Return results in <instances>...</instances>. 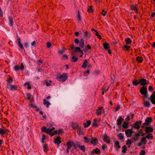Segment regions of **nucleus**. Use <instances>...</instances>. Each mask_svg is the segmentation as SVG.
Returning <instances> with one entry per match:
<instances>
[{
	"label": "nucleus",
	"instance_id": "obj_1",
	"mask_svg": "<svg viewBox=\"0 0 155 155\" xmlns=\"http://www.w3.org/2000/svg\"><path fill=\"white\" fill-rule=\"evenodd\" d=\"M140 93L143 95L144 97L147 98V91L146 86L142 87L140 90Z\"/></svg>",
	"mask_w": 155,
	"mask_h": 155
},
{
	"label": "nucleus",
	"instance_id": "obj_2",
	"mask_svg": "<svg viewBox=\"0 0 155 155\" xmlns=\"http://www.w3.org/2000/svg\"><path fill=\"white\" fill-rule=\"evenodd\" d=\"M68 77L67 74L64 73L60 76L57 77L56 78L59 81L64 82L67 79Z\"/></svg>",
	"mask_w": 155,
	"mask_h": 155
},
{
	"label": "nucleus",
	"instance_id": "obj_3",
	"mask_svg": "<svg viewBox=\"0 0 155 155\" xmlns=\"http://www.w3.org/2000/svg\"><path fill=\"white\" fill-rule=\"evenodd\" d=\"M152 121L153 120L151 117H147L145 120V122L143 124L142 126H141V127L144 128V126H149Z\"/></svg>",
	"mask_w": 155,
	"mask_h": 155
},
{
	"label": "nucleus",
	"instance_id": "obj_4",
	"mask_svg": "<svg viewBox=\"0 0 155 155\" xmlns=\"http://www.w3.org/2000/svg\"><path fill=\"white\" fill-rule=\"evenodd\" d=\"M142 123L141 121H137L133 125L132 127L137 129H138L140 128V126Z\"/></svg>",
	"mask_w": 155,
	"mask_h": 155
},
{
	"label": "nucleus",
	"instance_id": "obj_5",
	"mask_svg": "<svg viewBox=\"0 0 155 155\" xmlns=\"http://www.w3.org/2000/svg\"><path fill=\"white\" fill-rule=\"evenodd\" d=\"M102 138L103 140L106 143H108L110 144V138L108 136L107 134H105L104 135L102 136Z\"/></svg>",
	"mask_w": 155,
	"mask_h": 155
},
{
	"label": "nucleus",
	"instance_id": "obj_6",
	"mask_svg": "<svg viewBox=\"0 0 155 155\" xmlns=\"http://www.w3.org/2000/svg\"><path fill=\"white\" fill-rule=\"evenodd\" d=\"M139 82L140 83V84L143 86H145L147 84V80L144 78H141L139 79Z\"/></svg>",
	"mask_w": 155,
	"mask_h": 155
},
{
	"label": "nucleus",
	"instance_id": "obj_7",
	"mask_svg": "<svg viewBox=\"0 0 155 155\" xmlns=\"http://www.w3.org/2000/svg\"><path fill=\"white\" fill-rule=\"evenodd\" d=\"M133 132L132 129H127L125 130L126 135L127 137H131Z\"/></svg>",
	"mask_w": 155,
	"mask_h": 155
},
{
	"label": "nucleus",
	"instance_id": "obj_8",
	"mask_svg": "<svg viewBox=\"0 0 155 155\" xmlns=\"http://www.w3.org/2000/svg\"><path fill=\"white\" fill-rule=\"evenodd\" d=\"M54 142L55 144L59 145L61 143V137L59 136L57 137L56 139H54Z\"/></svg>",
	"mask_w": 155,
	"mask_h": 155
},
{
	"label": "nucleus",
	"instance_id": "obj_9",
	"mask_svg": "<svg viewBox=\"0 0 155 155\" xmlns=\"http://www.w3.org/2000/svg\"><path fill=\"white\" fill-rule=\"evenodd\" d=\"M153 131V129L150 127H145V134H147L149 132H151Z\"/></svg>",
	"mask_w": 155,
	"mask_h": 155
},
{
	"label": "nucleus",
	"instance_id": "obj_10",
	"mask_svg": "<svg viewBox=\"0 0 155 155\" xmlns=\"http://www.w3.org/2000/svg\"><path fill=\"white\" fill-rule=\"evenodd\" d=\"M103 109V107H98V109L97 110L96 114V115L99 116L101 115L102 114L101 110Z\"/></svg>",
	"mask_w": 155,
	"mask_h": 155
},
{
	"label": "nucleus",
	"instance_id": "obj_11",
	"mask_svg": "<svg viewBox=\"0 0 155 155\" xmlns=\"http://www.w3.org/2000/svg\"><path fill=\"white\" fill-rule=\"evenodd\" d=\"M124 120V119L123 118H122L121 116H120L119 117L118 119L117 120V125H121L122 123V122Z\"/></svg>",
	"mask_w": 155,
	"mask_h": 155
},
{
	"label": "nucleus",
	"instance_id": "obj_12",
	"mask_svg": "<svg viewBox=\"0 0 155 155\" xmlns=\"http://www.w3.org/2000/svg\"><path fill=\"white\" fill-rule=\"evenodd\" d=\"M94 153L98 155L100 154L101 153V151L100 149L97 148L93 150L91 152V153L93 154Z\"/></svg>",
	"mask_w": 155,
	"mask_h": 155
},
{
	"label": "nucleus",
	"instance_id": "obj_13",
	"mask_svg": "<svg viewBox=\"0 0 155 155\" xmlns=\"http://www.w3.org/2000/svg\"><path fill=\"white\" fill-rule=\"evenodd\" d=\"M74 142L73 141H67L66 143V145L67 148L70 149L71 147L73 146Z\"/></svg>",
	"mask_w": 155,
	"mask_h": 155
},
{
	"label": "nucleus",
	"instance_id": "obj_14",
	"mask_svg": "<svg viewBox=\"0 0 155 155\" xmlns=\"http://www.w3.org/2000/svg\"><path fill=\"white\" fill-rule=\"evenodd\" d=\"M83 31L84 34V38H88L90 37V34L87 31L85 30H83Z\"/></svg>",
	"mask_w": 155,
	"mask_h": 155
},
{
	"label": "nucleus",
	"instance_id": "obj_15",
	"mask_svg": "<svg viewBox=\"0 0 155 155\" xmlns=\"http://www.w3.org/2000/svg\"><path fill=\"white\" fill-rule=\"evenodd\" d=\"M97 119H95L94 120L92 124V126L95 127H97L99 125L97 123Z\"/></svg>",
	"mask_w": 155,
	"mask_h": 155
},
{
	"label": "nucleus",
	"instance_id": "obj_16",
	"mask_svg": "<svg viewBox=\"0 0 155 155\" xmlns=\"http://www.w3.org/2000/svg\"><path fill=\"white\" fill-rule=\"evenodd\" d=\"M114 147L118 150L120 147V146L119 145V141L118 140L114 141Z\"/></svg>",
	"mask_w": 155,
	"mask_h": 155
},
{
	"label": "nucleus",
	"instance_id": "obj_17",
	"mask_svg": "<svg viewBox=\"0 0 155 155\" xmlns=\"http://www.w3.org/2000/svg\"><path fill=\"white\" fill-rule=\"evenodd\" d=\"M148 99L150 100L152 104H155V96L154 95L153 96H150V97Z\"/></svg>",
	"mask_w": 155,
	"mask_h": 155
},
{
	"label": "nucleus",
	"instance_id": "obj_18",
	"mask_svg": "<svg viewBox=\"0 0 155 155\" xmlns=\"http://www.w3.org/2000/svg\"><path fill=\"white\" fill-rule=\"evenodd\" d=\"M98 142V140L95 138L94 139L92 138L91 141V143L94 145H96Z\"/></svg>",
	"mask_w": 155,
	"mask_h": 155
},
{
	"label": "nucleus",
	"instance_id": "obj_19",
	"mask_svg": "<svg viewBox=\"0 0 155 155\" xmlns=\"http://www.w3.org/2000/svg\"><path fill=\"white\" fill-rule=\"evenodd\" d=\"M8 131L7 129H4L0 128V134L1 135L5 134Z\"/></svg>",
	"mask_w": 155,
	"mask_h": 155
},
{
	"label": "nucleus",
	"instance_id": "obj_20",
	"mask_svg": "<svg viewBox=\"0 0 155 155\" xmlns=\"http://www.w3.org/2000/svg\"><path fill=\"white\" fill-rule=\"evenodd\" d=\"M91 123V122L90 120L87 121L86 123H84L83 125L84 127H87L90 126Z\"/></svg>",
	"mask_w": 155,
	"mask_h": 155
},
{
	"label": "nucleus",
	"instance_id": "obj_21",
	"mask_svg": "<svg viewBox=\"0 0 155 155\" xmlns=\"http://www.w3.org/2000/svg\"><path fill=\"white\" fill-rule=\"evenodd\" d=\"M143 104L144 107H150V104L148 101H144Z\"/></svg>",
	"mask_w": 155,
	"mask_h": 155
},
{
	"label": "nucleus",
	"instance_id": "obj_22",
	"mask_svg": "<svg viewBox=\"0 0 155 155\" xmlns=\"http://www.w3.org/2000/svg\"><path fill=\"white\" fill-rule=\"evenodd\" d=\"M17 87L15 85L10 84L9 85V88L12 91H14L16 89Z\"/></svg>",
	"mask_w": 155,
	"mask_h": 155
},
{
	"label": "nucleus",
	"instance_id": "obj_23",
	"mask_svg": "<svg viewBox=\"0 0 155 155\" xmlns=\"http://www.w3.org/2000/svg\"><path fill=\"white\" fill-rule=\"evenodd\" d=\"M43 101H44L43 103L45 105L46 104V106L47 108H48L49 106L51 104L48 101H47L46 99H44Z\"/></svg>",
	"mask_w": 155,
	"mask_h": 155
},
{
	"label": "nucleus",
	"instance_id": "obj_24",
	"mask_svg": "<svg viewBox=\"0 0 155 155\" xmlns=\"http://www.w3.org/2000/svg\"><path fill=\"white\" fill-rule=\"evenodd\" d=\"M79 46L81 48H83L84 47V42L83 39H81L80 40Z\"/></svg>",
	"mask_w": 155,
	"mask_h": 155
},
{
	"label": "nucleus",
	"instance_id": "obj_25",
	"mask_svg": "<svg viewBox=\"0 0 155 155\" xmlns=\"http://www.w3.org/2000/svg\"><path fill=\"white\" fill-rule=\"evenodd\" d=\"M103 47L105 49L107 50L109 48V45L108 43H104Z\"/></svg>",
	"mask_w": 155,
	"mask_h": 155
},
{
	"label": "nucleus",
	"instance_id": "obj_26",
	"mask_svg": "<svg viewBox=\"0 0 155 155\" xmlns=\"http://www.w3.org/2000/svg\"><path fill=\"white\" fill-rule=\"evenodd\" d=\"M75 49L76 52H79L82 54H83V51L82 50H81V49L80 47H76L75 48Z\"/></svg>",
	"mask_w": 155,
	"mask_h": 155
},
{
	"label": "nucleus",
	"instance_id": "obj_27",
	"mask_svg": "<svg viewBox=\"0 0 155 155\" xmlns=\"http://www.w3.org/2000/svg\"><path fill=\"white\" fill-rule=\"evenodd\" d=\"M136 60L139 63L142 62L143 61L142 58L140 56L137 57L136 58Z\"/></svg>",
	"mask_w": 155,
	"mask_h": 155
},
{
	"label": "nucleus",
	"instance_id": "obj_28",
	"mask_svg": "<svg viewBox=\"0 0 155 155\" xmlns=\"http://www.w3.org/2000/svg\"><path fill=\"white\" fill-rule=\"evenodd\" d=\"M128 123L125 121H124L122 125V127L124 129H126L128 127Z\"/></svg>",
	"mask_w": 155,
	"mask_h": 155
},
{
	"label": "nucleus",
	"instance_id": "obj_29",
	"mask_svg": "<svg viewBox=\"0 0 155 155\" xmlns=\"http://www.w3.org/2000/svg\"><path fill=\"white\" fill-rule=\"evenodd\" d=\"M78 147H79L80 149L82 150L83 152H85L86 149L84 145L81 146L80 145H79Z\"/></svg>",
	"mask_w": 155,
	"mask_h": 155
},
{
	"label": "nucleus",
	"instance_id": "obj_30",
	"mask_svg": "<svg viewBox=\"0 0 155 155\" xmlns=\"http://www.w3.org/2000/svg\"><path fill=\"white\" fill-rule=\"evenodd\" d=\"M131 9L135 11L137 13L138 11L137 8V7L134 5L130 6Z\"/></svg>",
	"mask_w": 155,
	"mask_h": 155
},
{
	"label": "nucleus",
	"instance_id": "obj_31",
	"mask_svg": "<svg viewBox=\"0 0 155 155\" xmlns=\"http://www.w3.org/2000/svg\"><path fill=\"white\" fill-rule=\"evenodd\" d=\"M44 151L45 152H47L48 150V145L45 144L43 146Z\"/></svg>",
	"mask_w": 155,
	"mask_h": 155
},
{
	"label": "nucleus",
	"instance_id": "obj_32",
	"mask_svg": "<svg viewBox=\"0 0 155 155\" xmlns=\"http://www.w3.org/2000/svg\"><path fill=\"white\" fill-rule=\"evenodd\" d=\"M13 69L16 72H17L19 70V66L18 65H15L13 67Z\"/></svg>",
	"mask_w": 155,
	"mask_h": 155
},
{
	"label": "nucleus",
	"instance_id": "obj_33",
	"mask_svg": "<svg viewBox=\"0 0 155 155\" xmlns=\"http://www.w3.org/2000/svg\"><path fill=\"white\" fill-rule=\"evenodd\" d=\"M139 82L136 79H134L132 82V84L133 85L136 86L139 84Z\"/></svg>",
	"mask_w": 155,
	"mask_h": 155
},
{
	"label": "nucleus",
	"instance_id": "obj_34",
	"mask_svg": "<svg viewBox=\"0 0 155 155\" xmlns=\"http://www.w3.org/2000/svg\"><path fill=\"white\" fill-rule=\"evenodd\" d=\"M55 129L54 127H52L51 129L50 128L47 129V132L48 133V134H50V133H51V132H52V131Z\"/></svg>",
	"mask_w": 155,
	"mask_h": 155
},
{
	"label": "nucleus",
	"instance_id": "obj_35",
	"mask_svg": "<svg viewBox=\"0 0 155 155\" xmlns=\"http://www.w3.org/2000/svg\"><path fill=\"white\" fill-rule=\"evenodd\" d=\"M78 58L75 57L74 56H73L71 57V60L72 62H75L78 60Z\"/></svg>",
	"mask_w": 155,
	"mask_h": 155
},
{
	"label": "nucleus",
	"instance_id": "obj_36",
	"mask_svg": "<svg viewBox=\"0 0 155 155\" xmlns=\"http://www.w3.org/2000/svg\"><path fill=\"white\" fill-rule=\"evenodd\" d=\"M87 11L89 13L92 12L93 11V10L92 9V6H89L87 8Z\"/></svg>",
	"mask_w": 155,
	"mask_h": 155
},
{
	"label": "nucleus",
	"instance_id": "obj_37",
	"mask_svg": "<svg viewBox=\"0 0 155 155\" xmlns=\"http://www.w3.org/2000/svg\"><path fill=\"white\" fill-rule=\"evenodd\" d=\"M117 136L120 140H122L124 138V137L121 133H119Z\"/></svg>",
	"mask_w": 155,
	"mask_h": 155
},
{
	"label": "nucleus",
	"instance_id": "obj_38",
	"mask_svg": "<svg viewBox=\"0 0 155 155\" xmlns=\"http://www.w3.org/2000/svg\"><path fill=\"white\" fill-rule=\"evenodd\" d=\"M125 41L127 44H128L131 42V41L129 38H126L125 40Z\"/></svg>",
	"mask_w": 155,
	"mask_h": 155
},
{
	"label": "nucleus",
	"instance_id": "obj_39",
	"mask_svg": "<svg viewBox=\"0 0 155 155\" xmlns=\"http://www.w3.org/2000/svg\"><path fill=\"white\" fill-rule=\"evenodd\" d=\"M58 131L57 130H54L53 132H51V133H50V134H48L51 136H52L53 135H55L57 134Z\"/></svg>",
	"mask_w": 155,
	"mask_h": 155
},
{
	"label": "nucleus",
	"instance_id": "obj_40",
	"mask_svg": "<svg viewBox=\"0 0 155 155\" xmlns=\"http://www.w3.org/2000/svg\"><path fill=\"white\" fill-rule=\"evenodd\" d=\"M87 60H85L84 61L82 65V67L83 68H85L87 65Z\"/></svg>",
	"mask_w": 155,
	"mask_h": 155
},
{
	"label": "nucleus",
	"instance_id": "obj_41",
	"mask_svg": "<svg viewBox=\"0 0 155 155\" xmlns=\"http://www.w3.org/2000/svg\"><path fill=\"white\" fill-rule=\"evenodd\" d=\"M130 48V46H127L126 45H124L123 48L124 50L128 51L129 49Z\"/></svg>",
	"mask_w": 155,
	"mask_h": 155
},
{
	"label": "nucleus",
	"instance_id": "obj_42",
	"mask_svg": "<svg viewBox=\"0 0 155 155\" xmlns=\"http://www.w3.org/2000/svg\"><path fill=\"white\" fill-rule=\"evenodd\" d=\"M42 131L43 132H45L47 134H48V133L47 131V129H46V127H43L41 129Z\"/></svg>",
	"mask_w": 155,
	"mask_h": 155
},
{
	"label": "nucleus",
	"instance_id": "obj_43",
	"mask_svg": "<svg viewBox=\"0 0 155 155\" xmlns=\"http://www.w3.org/2000/svg\"><path fill=\"white\" fill-rule=\"evenodd\" d=\"M122 149H123L122 150V152L123 153H125L126 152V151L127 150V149L125 145H124L122 147Z\"/></svg>",
	"mask_w": 155,
	"mask_h": 155
},
{
	"label": "nucleus",
	"instance_id": "obj_44",
	"mask_svg": "<svg viewBox=\"0 0 155 155\" xmlns=\"http://www.w3.org/2000/svg\"><path fill=\"white\" fill-rule=\"evenodd\" d=\"M84 139L85 140V142L88 143L89 142L90 140V139L88 138L87 137H84Z\"/></svg>",
	"mask_w": 155,
	"mask_h": 155
},
{
	"label": "nucleus",
	"instance_id": "obj_45",
	"mask_svg": "<svg viewBox=\"0 0 155 155\" xmlns=\"http://www.w3.org/2000/svg\"><path fill=\"white\" fill-rule=\"evenodd\" d=\"M80 143L79 142H78L77 144V145L75 144L74 143H73V146L74 147V148L75 149H76L78 147V145Z\"/></svg>",
	"mask_w": 155,
	"mask_h": 155
},
{
	"label": "nucleus",
	"instance_id": "obj_46",
	"mask_svg": "<svg viewBox=\"0 0 155 155\" xmlns=\"http://www.w3.org/2000/svg\"><path fill=\"white\" fill-rule=\"evenodd\" d=\"M24 85H28L27 88L28 89H30L31 88V86L30 85V84L28 82L25 83Z\"/></svg>",
	"mask_w": 155,
	"mask_h": 155
},
{
	"label": "nucleus",
	"instance_id": "obj_47",
	"mask_svg": "<svg viewBox=\"0 0 155 155\" xmlns=\"http://www.w3.org/2000/svg\"><path fill=\"white\" fill-rule=\"evenodd\" d=\"M107 13V12L105 11L104 9H102V12H101V14L104 16H105Z\"/></svg>",
	"mask_w": 155,
	"mask_h": 155
},
{
	"label": "nucleus",
	"instance_id": "obj_48",
	"mask_svg": "<svg viewBox=\"0 0 155 155\" xmlns=\"http://www.w3.org/2000/svg\"><path fill=\"white\" fill-rule=\"evenodd\" d=\"M78 19L79 21L81 20V17L80 14V12L79 10L78 11Z\"/></svg>",
	"mask_w": 155,
	"mask_h": 155
},
{
	"label": "nucleus",
	"instance_id": "obj_49",
	"mask_svg": "<svg viewBox=\"0 0 155 155\" xmlns=\"http://www.w3.org/2000/svg\"><path fill=\"white\" fill-rule=\"evenodd\" d=\"M95 35L97 36L100 39H102V37L101 35H99V33L97 32V33L95 34Z\"/></svg>",
	"mask_w": 155,
	"mask_h": 155
},
{
	"label": "nucleus",
	"instance_id": "obj_50",
	"mask_svg": "<svg viewBox=\"0 0 155 155\" xmlns=\"http://www.w3.org/2000/svg\"><path fill=\"white\" fill-rule=\"evenodd\" d=\"M146 138L145 137H142L141 139V143L143 142L144 141H147V140H146Z\"/></svg>",
	"mask_w": 155,
	"mask_h": 155
},
{
	"label": "nucleus",
	"instance_id": "obj_51",
	"mask_svg": "<svg viewBox=\"0 0 155 155\" xmlns=\"http://www.w3.org/2000/svg\"><path fill=\"white\" fill-rule=\"evenodd\" d=\"M24 69V66L23 65V63H21L20 66V70H23Z\"/></svg>",
	"mask_w": 155,
	"mask_h": 155
},
{
	"label": "nucleus",
	"instance_id": "obj_52",
	"mask_svg": "<svg viewBox=\"0 0 155 155\" xmlns=\"http://www.w3.org/2000/svg\"><path fill=\"white\" fill-rule=\"evenodd\" d=\"M128 144H129V146L128 147H130V146L131 144V142L130 140L129 139H128L127 143H126L127 145H128Z\"/></svg>",
	"mask_w": 155,
	"mask_h": 155
},
{
	"label": "nucleus",
	"instance_id": "obj_53",
	"mask_svg": "<svg viewBox=\"0 0 155 155\" xmlns=\"http://www.w3.org/2000/svg\"><path fill=\"white\" fill-rule=\"evenodd\" d=\"M148 90L150 91H153V86L152 85L150 86L148 88Z\"/></svg>",
	"mask_w": 155,
	"mask_h": 155
},
{
	"label": "nucleus",
	"instance_id": "obj_54",
	"mask_svg": "<svg viewBox=\"0 0 155 155\" xmlns=\"http://www.w3.org/2000/svg\"><path fill=\"white\" fill-rule=\"evenodd\" d=\"M9 19L10 21V24L11 25H12V24L13 22V19L12 18H11L10 17H9Z\"/></svg>",
	"mask_w": 155,
	"mask_h": 155
},
{
	"label": "nucleus",
	"instance_id": "obj_55",
	"mask_svg": "<svg viewBox=\"0 0 155 155\" xmlns=\"http://www.w3.org/2000/svg\"><path fill=\"white\" fill-rule=\"evenodd\" d=\"M145 152L144 150H142L140 152V155H145Z\"/></svg>",
	"mask_w": 155,
	"mask_h": 155
},
{
	"label": "nucleus",
	"instance_id": "obj_56",
	"mask_svg": "<svg viewBox=\"0 0 155 155\" xmlns=\"http://www.w3.org/2000/svg\"><path fill=\"white\" fill-rule=\"evenodd\" d=\"M51 42H48L47 43V47L48 48H50L51 46Z\"/></svg>",
	"mask_w": 155,
	"mask_h": 155
},
{
	"label": "nucleus",
	"instance_id": "obj_57",
	"mask_svg": "<svg viewBox=\"0 0 155 155\" xmlns=\"http://www.w3.org/2000/svg\"><path fill=\"white\" fill-rule=\"evenodd\" d=\"M64 52V50L63 49H60L58 51V53L60 54H62Z\"/></svg>",
	"mask_w": 155,
	"mask_h": 155
},
{
	"label": "nucleus",
	"instance_id": "obj_58",
	"mask_svg": "<svg viewBox=\"0 0 155 155\" xmlns=\"http://www.w3.org/2000/svg\"><path fill=\"white\" fill-rule=\"evenodd\" d=\"M132 139H133L134 141L138 140L139 139V137H138L136 136L135 135L134 137H133Z\"/></svg>",
	"mask_w": 155,
	"mask_h": 155
},
{
	"label": "nucleus",
	"instance_id": "obj_59",
	"mask_svg": "<svg viewBox=\"0 0 155 155\" xmlns=\"http://www.w3.org/2000/svg\"><path fill=\"white\" fill-rule=\"evenodd\" d=\"M27 98L28 100H30L31 99V94H27Z\"/></svg>",
	"mask_w": 155,
	"mask_h": 155
},
{
	"label": "nucleus",
	"instance_id": "obj_60",
	"mask_svg": "<svg viewBox=\"0 0 155 155\" xmlns=\"http://www.w3.org/2000/svg\"><path fill=\"white\" fill-rule=\"evenodd\" d=\"M74 42L75 44H78L79 43V41L78 39L76 38L74 40Z\"/></svg>",
	"mask_w": 155,
	"mask_h": 155
},
{
	"label": "nucleus",
	"instance_id": "obj_61",
	"mask_svg": "<svg viewBox=\"0 0 155 155\" xmlns=\"http://www.w3.org/2000/svg\"><path fill=\"white\" fill-rule=\"evenodd\" d=\"M107 147V146L106 144L103 145L102 147V148L103 150H104L106 149Z\"/></svg>",
	"mask_w": 155,
	"mask_h": 155
},
{
	"label": "nucleus",
	"instance_id": "obj_62",
	"mask_svg": "<svg viewBox=\"0 0 155 155\" xmlns=\"http://www.w3.org/2000/svg\"><path fill=\"white\" fill-rule=\"evenodd\" d=\"M58 135H59L61 134H62L64 133L62 130L61 129L59 130L58 131Z\"/></svg>",
	"mask_w": 155,
	"mask_h": 155
},
{
	"label": "nucleus",
	"instance_id": "obj_63",
	"mask_svg": "<svg viewBox=\"0 0 155 155\" xmlns=\"http://www.w3.org/2000/svg\"><path fill=\"white\" fill-rule=\"evenodd\" d=\"M62 57L66 59H68V57L66 54H64L63 55Z\"/></svg>",
	"mask_w": 155,
	"mask_h": 155
},
{
	"label": "nucleus",
	"instance_id": "obj_64",
	"mask_svg": "<svg viewBox=\"0 0 155 155\" xmlns=\"http://www.w3.org/2000/svg\"><path fill=\"white\" fill-rule=\"evenodd\" d=\"M12 81H13V80L11 78H9V79H8V82L9 83H11L12 82Z\"/></svg>",
	"mask_w": 155,
	"mask_h": 155
}]
</instances>
